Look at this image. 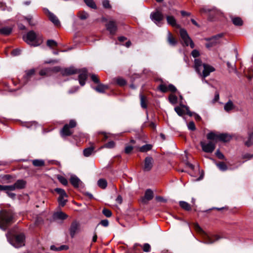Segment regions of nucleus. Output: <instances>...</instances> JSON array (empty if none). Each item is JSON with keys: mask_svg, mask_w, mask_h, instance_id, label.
I'll return each instance as SVG.
<instances>
[{"mask_svg": "<svg viewBox=\"0 0 253 253\" xmlns=\"http://www.w3.org/2000/svg\"><path fill=\"white\" fill-rule=\"evenodd\" d=\"M194 69L196 72L201 77L206 78L210 74L214 71L213 67L203 63L202 61L199 59H195L194 60Z\"/></svg>", "mask_w": 253, "mask_h": 253, "instance_id": "nucleus-1", "label": "nucleus"}, {"mask_svg": "<svg viewBox=\"0 0 253 253\" xmlns=\"http://www.w3.org/2000/svg\"><path fill=\"white\" fill-rule=\"evenodd\" d=\"M194 228L195 230L202 236L205 243L212 244L221 238V237L217 235L208 234L205 232L198 224L194 225Z\"/></svg>", "mask_w": 253, "mask_h": 253, "instance_id": "nucleus-2", "label": "nucleus"}, {"mask_svg": "<svg viewBox=\"0 0 253 253\" xmlns=\"http://www.w3.org/2000/svg\"><path fill=\"white\" fill-rule=\"evenodd\" d=\"M13 216L10 212L0 211V228L5 230L6 227L12 222Z\"/></svg>", "mask_w": 253, "mask_h": 253, "instance_id": "nucleus-3", "label": "nucleus"}, {"mask_svg": "<svg viewBox=\"0 0 253 253\" xmlns=\"http://www.w3.org/2000/svg\"><path fill=\"white\" fill-rule=\"evenodd\" d=\"M7 239L10 244L15 248H20L25 245V236L23 234H18L11 239L7 236Z\"/></svg>", "mask_w": 253, "mask_h": 253, "instance_id": "nucleus-4", "label": "nucleus"}, {"mask_svg": "<svg viewBox=\"0 0 253 253\" xmlns=\"http://www.w3.org/2000/svg\"><path fill=\"white\" fill-rule=\"evenodd\" d=\"M209 140L208 142L202 141L200 142V145L202 150L204 152L208 153H211L214 150L215 148V145L217 142L216 141H214V140Z\"/></svg>", "mask_w": 253, "mask_h": 253, "instance_id": "nucleus-5", "label": "nucleus"}, {"mask_svg": "<svg viewBox=\"0 0 253 253\" xmlns=\"http://www.w3.org/2000/svg\"><path fill=\"white\" fill-rule=\"evenodd\" d=\"M207 139L214 140L216 142L218 140L227 142L230 140L231 137L227 134H217L213 132H210L207 134Z\"/></svg>", "mask_w": 253, "mask_h": 253, "instance_id": "nucleus-6", "label": "nucleus"}, {"mask_svg": "<svg viewBox=\"0 0 253 253\" xmlns=\"http://www.w3.org/2000/svg\"><path fill=\"white\" fill-rule=\"evenodd\" d=\"M26 184V181L23 179H19L11 185H0V190H15L21 189L25 188Z\"/></svg>", "mask_w": 253, "mask_h": 253, "instance_id": "nucleus-7", "label": "nucleus"}, {"mask_svg": "<svg viewBox=\"0 0 253 253\" xmlns=\"http://www.w3.org/2000/svg\"><path fill=\"white\" fill-rule=\"evenodd\" d=\"M180 35L185 46L190 45L191 48L194 47L195 44L185 30L181 29L180 30Z\"/></svg>", "mask_w": 253, "mask_h": 253, "instance_id": "nucleus-8", "label": "nucleus"}, {"mask_svg": "<svg viewBox=\"0 0 253 253\" xmlns=\"http://www.w3.org/2000/svg\"><path fill=\"white\" fill-rule=\"evenodd\" d=\"M150 18L157 25L161 26L164 16L160 12L157 11L151 13Z\"/></svg>", "mask_w": 253, "mask_h": 253, "instance_id": "nucleus-9", "label": "nucleus"}, {"mask_svg": "<svg viewBox=\"0 0 253 253\" xmlns=\"http://www.w3.org/2000/svg\"><path fill=\"white\" fill-rule=\"evenodd\" d=\"M77 73L79 74V83L82 86H84L87 78V70L85 68L78 70Z\"/></svg>", "mask_w": 253, "mask_h": 253, "instance_id": "nucleus-10", "label": "nucleus"}, {"mask_svg": "<svg viewBox=\"0 0 253 253\" xmlns=\"http://www.w3.org/2000/svg\"><path fill=\"white\" fill-rule=\"evenodd\" d=\"M36 38V35L33 31L28 32L27 35L23 37L24 40L28 44H32L34 46L37 45L33 44V42Z\"/></svg>", "mask_w": 253, "mask_h": 253, "instance_id": "nucleus-11", "label": "nucleus"}, {"mask_svg": "<svg viewBox=\"0 0 253 253\" xmlns=\"http://www.w3.org/2000/svg\"><path fill=\"white\" fill-rule=\"evenodd\" d=\"M79 227L80 224L76 221H74L72 223L69 229L70 236L72 238H74L75 235L79 232Z\"/></svg>", "mask_w": 253, "mask_h": 253, "instance_id": "nucleus-12", "label": "nucleus"}, {"mask_svg": "<svg viewBox=\"0 0 253 253\" xmlns=\"http://www.w3.org/2000/svg\"><path fill=\"white\" fill-rule=\"evenodd\" d=\"M159 88L163 92H166L168 91L171 92H175L176 91V87L171 84H169L168 85H167L165 84H161L159 85Z\"/></svg>", "mask_w": 253, "mask_h": 253, "instance_id": "nucleus-13", "label": "nucleus"}, {"mask_svg": "<svg viewBox=\"0 0 253 253\" xmlns=\"http://www.w3.org/2000/svg\"><path fill=\"white\" fill-rule=\"evenodd\" d=\"M153 164V159L151 157H147L144 161V170L145 171H149L152 168Z\"/></svg>", "mask_w": 253, "mask_h": 253, "instance_id": "nucleus-14", "label": "nucleus"}, {"mask_svg": "<svg viewBox=\"0 0 253 253\" xmlns=\"http://www.w3.org/2000/svg\"><path fill=\"white\" fill-rule=\"evenodd\" d=\"M45 11L47 13L49 20L56 26L60 25V21L58 18L52 13L50 12L47 9H44Z\"/></svg>", "mask_w": 253, "mask_h": 253, "instance_id": "nucleus-15", "label": "nucleus"}, {"mask_svg": "<svg viewBox=\"0 0 253 253\" xmlns=\"http://www.w3.org/2000/svg\"><path fill=\"white\" fill-rule=\"evenodd\" d=\"M153 198V192L150 189H147L145 193L144 197L142 198V202L143 204H146L147 202L152 199Z\"/></svg>", "mask_w": 253, "mask_h": 253, "instance_id": "nucleus-16", "label": "nucleus"}, {"mask_svg": "<svg viewBox=\"0 0 253 253\" xmlns=\"http://www.w3.org/2000/svg\"><path fill=\"white\" fill-rule=\"evenodd\" d=\"M106 28L111 34H114L117 30L116 23L113 21H109L106 24Z\"/></svg>", "mask_w": 253, "mask_h": 253, "instance_id": "nucleus-17", "label": "nucleus"}, {"mask_svg": "<svg viewBox=\"0 0 253 253\" xmlns=\"http://www.w3.org/2000/svg\"><path fill=\"white\" fill-rule=\"evenodd\" d=\"M78 70L74 68V67H69L65 68L62 70L61 73L64 76H69L75 74H77Z\"/></svg>", "mask_w": 253, "mask_h": 253, "instance_id": "nucleus-18", "label": "nucleus"}, {"mask_svg": "<svg viewBox=\"0 0 253 253\" xmlns=\"http://www.w3.org/2000/svg\"><path fill=\"white\" fill-rule=\"evenodd\" d=\"M235 108V105L233 102L231 100H229L224 105V109L227 112H229L231 110H233Z\"/></svg>", "mask_w": 253, "mask_h": 253, "instance_id": "nucleus-19", "label": "nucleus"}, {"mask_svg": "<svg viewBox=\"0 0 253 253\" xmlns=\"http://www.w3.org/2000/svg\"><path fill=\"white\" fill-rule=\"evenodd\" d=\"M72 134L68 124L65 125L61 131V135L62 136H69Z\"/></svg>", "mask_w": 253, "mask_h": 253, "instance_id": "nucleus-20", "label": "nucleus"}, {"mask_svg": "<svg viewBox=\"0 0 253 253\" xmlns=\"http://www.w3.org/2000/svg\"><path fill=\"white\" fill-rule=\"evenodd\" d=\"M167 41L169 44L171 46H174L177 43V41L173 38L169 31H168Z\"/></svg>", "mask_w": 253, "mask_h": 253, "instance_id": "nucleus-21", "label": "nucleus"}, {"mask_svg": "<svg viewBox=\"0 0 253 253\" xmlns=\"http://www.w3.org/2000/svg\"><path fill=\"white\" fill-rule=\"evenodd\" d=\"M167 20L169 24L172 27H178V25L176 23L175 19L173 16H167Z\"/></svg>", "mask_w": 253, "mask_h": 253, "instance_id": "nucleus-22", "label": "nucleus"}, {"mask_svg": "<svg viewBox=\"0 0 253 253\" xmlns=\"http://www.w3.org/2000/svg\"><path fill=\"white\" fill-rule=\"evenodd\" d=\"M67 217L68 215L66 213L62 211L56 212L53 214V218L54 219L63 220L67 218Z\"/></svg>", "mask_w": 253, "mask_h": 253, "instance_id": "nucleus-23", "label": "nucleus"}, {"mask_svg": "<svg viewBox=\"0 0 253 253\" xmlns=\"http://www.w3.org/2000/svg\"><path fill=\"white\" fill-rule=\"evenodd\" d=\"M70 182L75 187H78L81 181L78 177L74 175L71 177Z\"/></svg>", "mask_w": 253, "mask_h": 253, "instance_id": "nucleus-24", "label": "nucleus"}, {"mask_svg": "<svg viewBox=\"0 0 253 253\" xmlns=\"http://www.w3.org/2000/svg\"><path fill=\"white\" fill-rule=\"evenodd\" d=\"M114 81L116 83L120 86H124L126 84L125 79L121 77H118L114 79Z\"/></svg>", "mask_w": 253, "mask_h": 253, "instance_id": "nucleus-25", "label": "nucleus"}, {"mask_svg": "<svg viewBox=\"0 0 253 253\" xmlns=\"http://www.w3.org/2000/svg\"><path fill=\"white\" fill-rule=\"evenodd\" d=\"M108 88V86L107 85L99 84L95 88H94V89L98 92L103 93Z\"/></svg>", "mask_w": 253, "mask_h": 253, "instance_id": "nucleus-26", "label": "nucleus"}, {"mask_svg": "<svg viewBox=\"0 0 253 253\" xmlns=\"http://www.w3.org/2000/svg\"><path fill=\"white\" fill-rule=\"evenodd\" d=\"M233 23L236 26H241L243 25V21L238 17H231Z\"/></svg>", "mask_w": 253, "mask_h": 253, "instance_id": "nucleus-27", "label": "nucleus"}, {"mask_svg": "<svg viewBox=\"0 0 253 253\" xmlns=\"http://www.w3.org/2000/svg\"><path fill=\"white\" fill-rule=\"evenodd\" d=\"M12 31V29L8 27H5L0 29V33L4 36L9 35Z\"/></svg>", "mask_w": 253, "mask_h": 253, "instance_id": "nucleus-28", "label": "nucleus"}, {"mask_svg": "<svg viewBox=\"0 0 253 253\" xmlns=\"http://www.w3.org/2000/svg\"><path fill=\"white\" fill-rule=\"evenodd\" d=\"M245 144L248 147L253 144V131L249 133L248 140L245 141Z\"/></svg>", "mask_w": 253, "mask_h": 253, "instance_id": "nucleus-29", "label": "nucleus"}, {"mask_svg": "<svg viewBox=\"0 0 253 253\" xmlns=\"http://www.w3.org/2000/svg\"><path fill=\"white\" fill-rule=\"evenodd\" d=\"M32 164L35 167H42L44 166L45 163L43 160L35 159L32 161Z\"/></svg>", "mask_w": 253, "mask_h": 253, "instance_id": "nucleus-30", "label": "nucleus"}, {"mask_svg": "<svg viewBox=\"0 0 253 253\" xmlns=\"http://www.w3.org/2000/svg\"><path fill=\"white\" fill-rule=\"evenodd\" d=\"M140 104L142 108L144 109H146L147 108V99L146 97L142 95V94H140Z\"/></svg>", "mask_w": 253, "mask_h": 253, "instance_id": "nucleus-31", "label": "nucleus"}, {"mask_svg": "<svg viewBox=\"0 0 253 253\" xmlns=\"http://www.w3.org/2000/svg\"><path fill=\"white\" fill-rule=\"evenodd\" d=\"M179 205L182 209H184L185 210L189 211L191 210L190 205L185 201H180Z\"/></svg>", "mask_w": 253, "mask_h": 253, "instance_id": "nucleus-32", "label": "nucleus"}, {"mask_svg": "<svg viewBox=\"0 0 253 253\" xmlns=\"http://www.w3.org/2000/svg\"><path fill=\"white\" fill-rule=\"evenodd\" d=\"M222 34H218L216 36H214L211 38L207 39L206 40L207 41L211 42H217V43L219 42L218 40L222 37Z\"/></svg>", "mask_w": 253, "mask_h": 253, "instance_id": "nucleus-33", "label": "nucleus"}, {"mask_svg": "<svg viewBox=\"0 0 253 253\" xmlns=\"http://www.w3.org/2000/svg\"><path fill=\"white\" fill-rule=\"evenodd\" d=\"M97 184L98 186L102 189H105L107 185V182L104 179H100L98 181Z\"/></svg>", "mask_w": 253, "mask_h": 253, "instance_id": "nucleus-34", "label": "nucleus"}, {"mask_svg": "<svg viewBox=\"0 0 253 253\" xmlns=\"http://www.w3.org/2000/svg\"><path fill=\"white\" fill-rule=\"evenodd\" d=\"M215 164L218 169L221 171H225L227 169L226 165L223 162H220L219 163H216Z\"/></svg>", "mask_w": 253, "mask_h": 253, "instance_id": "nucleus-35", "label": "nucleus"}, {"mask_svg": "<svg viewBox=\"0 0 253 253\" xmlns=\"http://www.w3.org/2000/svg\"><path fill=\"white\" fill-rule=\"evenodd\" d=\"M67 196H59L58 199L59 204L62 207H63L65 205L67 200L65 199L67 198Z\"/></svg>", "mask_w": 253, "mask_h": 253, "instance_id": "nucleus-36", "label": "nucleus"}, {"mask_svg": "<svg viewBox=\"0 0 253 253\" xmlns=\"http://www.w3.org/2000/svg\"><path fill=\"white\" fill-rule=\"evenodd\" d=\"M84 1L88 6L94 9L96 8V5L93 0H84Z\"/></svg>", "mask_w": 253, "mask_h": 253, "instance_id": "nucleus-37", "label": "nucleus"}, {"mask_svg": "<svg viewBox=\"0 0 253 253\" xmlns=\"http://www.w3.org/2000/svg\"><path fill=\"white\" fill-rule=\"evenodd\" d=\"M93 151V148L88 147L84 150V155L85 157L89 156Z\"/></svg>", "mask_w": 253, "mask_h": 253, "instance_id": "nucleus-38", "label": "nucleus"}, {"mask_svg": "<svg viewBox=\"0 0 253 253\" xmlns=\"http://www.w3.org/2000/svg\"><path fill=\"white\" fill-rule=\"evenodd\" d=\"M152 148V145L150 144H146L140 148V151L142 152H145L150 150Z\"/></svg>", "mask_w": 253, "mask_h": 253, "instance_id": "nucleus-39", "label": "nucleus"}, {"mask_svg": "<svg viewBox=\"0 0 253 253\" xmlns=\"http://www.w3.org/2000/svg\"><path fill=\"white\" fill-rule=\"evenodd\" d=\"M54 191L59 195V196H67L65 190L63 189L57 188L54 189Z\"/></svg>", "mask_w": 253, "mask_h": 253, "instance_id": "nucleus-40", "label": "nucleus"}, {"mask_svg": "<svg viewBox=\"0 0 253 253\" xmlns=\"http://www.w3.org/2000/svg\"><path fill=\"white\" fill-rule=\"evenodd\" d=\"M14 190H0V191H5L7 194V195L12 198L14 199L15 197V194L11 192L10 191H14Z\"/></svg>", "mask_w": 253, "mask_h": 253, "instance_id": "nucleus-41", "label": "nucleus"}, {"mask_svg": "<svg viewBox=\"0 0 253 253\" xmlns=\"http://www.w3.org/2000/svg\"><path fill=\"white\" fill-rule=\"evenodd\" d=\"M115 146V143L113 141H109V142L104 144L101 147V148H113Z\"/></svg>", "mask_w": 253, "mask_h": 253, "instance_id": "nucleus-42", "label": "nucleus"}, {"mask_svg": "<svg viewBox=\"0 0 253 253\" xmlns=\"http://www.w3.org/2000/svg\"><path fill=\"white\" fill-rule=\"evenodd\" d=\"M49 72H50V68H45L40 71V75L41 76L48 75Z\"/></svg>", "mask_w": 253, "mask_h": 253, "instance_id": "nucleus-43", "label": "nucleus"}, {"mask_svg": "<svg viewBox=\"0 0 253 253\" xmlns=\"http://www.w3.org/2000/svg\"><path fill=\"white\" fill-rule=\"evenodd\" d=\"M79 16L82 20H85L88 17V14L84 11H82L79 13Z\"/></svg>", "mask_w": 253, "mask_h": 253, "instance_id": "nucleus-44", "label": "nucleus"}, {"mask_svg": "<svg viewBox=\"0 0 253 253\" xmlns=\"http://www.w3.org/2000/svg\"><path fill=\"white\" fill-rule=\"evenodd\" d=\"M177 100V98L175 95H174L173 94H171L169 95V101L171 103L174 104L176 103Z\"/></svg>", "mask_w": 253, "mask_h": 253, "instance_id": "nucleus-45", "label": "nucleus"}, {"mask_svg": "<svg viewBox=\"0 0 253 253\" xmlns=\"http://www.w3.org/2000/svg\"><path fill=\"white\" fill-rule=\"evenodd\" d=\"M58 180L64 185H66L68 184V181L66 178L62 176H58L57 177Z\"/></svg>", "mask_w": 253, "mask_h": 253, "instance_id": "nucleus-46", "label": "nucleus"}, {"mask_svg": "<svg viewBox=\"0 0 253 253\" xmlns=\"http://www.w3.org/2000/svg\"><path fill=\"white\" fill-rule=\"evenodd\" d=\"M174 110L175 112L177 113V114L180 116H182L184 113V111L183 110V109H182L180 107H175Z\"/></svg>", "mask_w": 253, "mask_h": 253, "instance_id": "nucleus-47", "label": "nucleus"}, {"mask_svg": "<svg viewBox=\"0 0 253 253\" xmlns=\"http://www.w3.org/2000/svg\"><path fill=\"white\" fill-rule=\"evenodd\" d=\"M102 213L107 217H109L112 215V212L111 211L107 209H104L102 210Z\"/></svg>", "mask_w": 253, "mask_h": 253, "instance_id": "nucleus-48", "label": "nucleus"}, {"mask_svg": "<svg viewBox=\"0 0 253 253\" xmlns=\"http://www.w3.org/2000/svg\"><path fill=\"white\" fill-rule=\"evenodd\" d=\"M35 73V70L34 69H31L30 70L27 71L26 72V76L25 77L27 79H29L31 78L32 76H33Z\"/></svg>", "mask_w": 253, "mask_h": 253, "instance_id": "nucleus-49", "label": "nucleus"}, {"mask_svg": "<svg viewBox=\"0 0 253 253\" xmlns=\"http://www.w3.org/2000/svg\"><path fill=\"white\" fill-rule=\"evenodd\" d=\"M47 45L50 47H52L57 45V42L53 40H48L47 42Z\"/></svg>", "mask_w": 253, "mask_h": 253, "instance_id": "nucleus-50", "label": "nucleus"}, {"mask_svg": "<svg viewBox=\"0 0 253 253\" xmlns=\"http://www.w3.org/2000/svg\"><path fill=\"white\" fill-rule=\"evenodd\" d=\"M187 126L189 129L191 130H194L196 129L195 124L193 122H190L187 125Z\"/></svg>", "mask_w": 253, "mask_h": 253, "instance_id": "nucleus-51", "label": "nucleus"}, {"mask_svg": "<svg viewBox=\"0 0 253 253\" xmlns=\"http://www.w3.org/2000/svg\"><path fill=\"white\" fill-rule=\"evenodd\" d=\"M215 155L217 157H218L219 159H224L225 157L223 154L220 152L219 150H217L215 152Z\"/></svg>", "mask_w": 253, "mask_h": 253, "instance_id": "nucleus-52", "label": "nucleus"}, {"mask_svg": "<svg viewBox=\"0 0 253 253\" xmlns=\"http://www.w3.org/2000/svg\"><path fill=\"white\" fill-rule=\"evenodd\" d=\"M150 246L149 244L145 243L143 246V250L144 252H148L150 251Z\"/></svg>", "mask_w": 253, "mask_h": 253, "instance_id": "nucleus-53", "label": "nucleus"}, {"mask_svg": "<svg viewBox=\"0 0 253 253\" xmlns=\"http://www.w3.org/2000/svg\"><path fill=\"white\" fill-rule=\"evenodd\" d=\"M253 158V155L250 154H245L242 155L243 159H246L247 160H250Z\"/></svg>", "mask_w": 253, "mask_h": 253, "instance_id": "nucleus-54", "label": "nucleus"}, {"mask_svg": "<svg viewBox=\"0 0 253 253\" xmlns=\"http://www.w3.org/2000/svg\"><path fill=\"white\" fill-rule=\"evenodd\" d=\"M91 80L93 82L96 84H99V80L97 76L95 75H92L91 76Z\"/></svg>", "mask_w": 253, "mask_h": 253, "instance_id": "nucleus-55", "label": "nucleus"}, {"mask_svg": "<svg viewBox=\"0 0 253 253\" xmlns=\"http://www.w3.org/2000/svg\"><path fill=\"white\" fill-rule=\"evenodd\" d=\"M103 5L106 8H110L111 7L109 1L108 0H105L103 1Z\"/></svg>", "mask_w": 253, "mask_h": 253, "instance_id": "nucleus-56", "label": "nucleus"}, {"mask_svg": "<svg viewBox=\"0 0 253 253\" xmlns=\"http://www.w3.org/2000/svg\"><path fill=\"white\" fill-rule=\"evenodd\" d=\"M70 128H73L76 126V122L75 120H72L70 121L68 125Z\"/></svg>", "mask_w": 253, "mask_h": 253, "instance_id": "nucleus-57", "label": "nucleus"}, {"mask_svg": "<svg viewBox=\"0 0 253 253\" xmlns=\"http://www.w3.org/2000/svg\"><path fill=\"white\" fill-rule=\"evenodd\" d=\"M193 57L196 58L200 55L199 52L197 50H193L191 53Z\"/></svg>", "mask_w": 253, "mask_h": 253, "instance_id": "nucleus-58", "label": "nucleus"}, {"mask_svg": "<svg viewBox=\"0 0 253 253\" xmlns=\"http://www.w3.org/2000/svg\"><path fill=\"white\" fill-rule=\"evenodd\" d=\"M100 224L104 227H107L108 226L109 221L107 219L102 220L100 222Z\"/></svg>", "mask_w": 253, "mask_h": 253, "instance_id": "nucleus-59", "label": "nucleus"}, {"mask_svg": "<svg viewBox=\"0 0 253 253\" xmlns=\"http://www.w3.org/2000/svg\"><path fill=\"white\" fill-rule=\"evenodd\" d=\"M20 50L19 49H15L12 50L11 54L14 56H17L19 55Z\"/></svg>", "mask_w": 253, "mask_h": 253, "instance_id": "nucleus-60", "label": "nucleus"}, {"mask_svg": "<svg viewBox=\"0 0 253 253\" xmlns=\"http://www.w3.org/2000/svg\"><path fill=\"white\" fill-rule=\"evenodd\" d=\"M69 249V247L68 246L66 245H62L60 247L58 248V251H62V250H67Z\"/></svg>", "mask_w": 253, "mask_h": 253, "instance_id": "nucleus-61", "label": "nucleus"}, {"mask_svg": "<svg viewBox=\"0 0 253 253\" xmlns=\"http://www.w3.org/2000/svg\"><path fill=\"white\" fill-rule=\"evenodd\" d=\"M183 107L185 108L186 110V111H187V114L190 116H192L193 114V113L191 112L189 109V108L186 106H184L183 105Z\"/></svg>", "mask_w": 253, "mask_h": 253, "instance_id": "nucleus-62", "label": "nucleus"}, {"mask_svg": "<svg viewBox=\"0 0 253 253\" xmlns=\"http://www.w3.org/2000/svg\"><path fill=\"white\" fill-rule=\"evenodd\" d=\"M216 43H217V42H210L209 43H207L206 44V47L207 48H210V47H211V46H213L214 45L216 44Z\"/></svg>", "mask_w": 253, "mask_h": 253, "instance_id": "nucleus-63", "label": "nucleus"}, {"mask_svg": "<svg viewBox=\"0 0 253 253\" xmlns=\"http://www.w3.org/2000/svg\"><path fill=\"white\" fill-rule=\"evenodd\" d=\"M60 71V68L59 67H55L53 68H50V72L53 71L54 72H58Z\"/></svg>", "mask_w": 253, "mask_h": 253, "instance_id": "nucleus-64", "label": "nucleus"}]
</instances>
